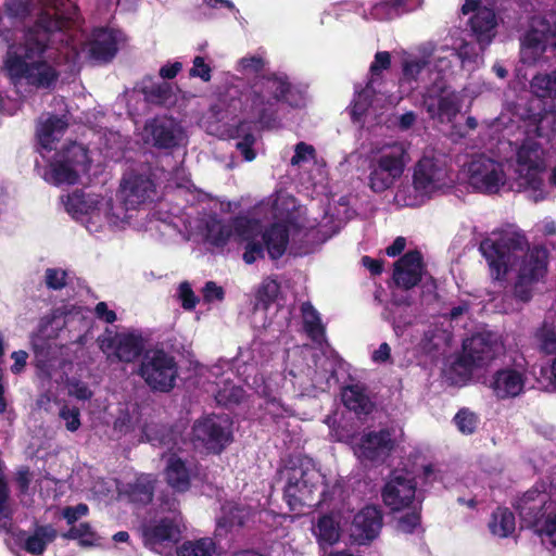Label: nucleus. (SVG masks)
Instances as JSON below:
<instances>
[{
	"label": "nucleus",
	"instance_id": "f257e3e1",
	"mask_svg": "<svg viewBox=\"0 0 556 556\" xmlns=\"http://www.w3.org/2000/svg\"><path fill=\"white\" fill-rule=\"evenodd\" d=\"M479 251L495 281H504L509 269L522 258L514 286L515 296L522 302L531 300L532 283L538 282L547 271L548 251L544 247L529 249L527 238L520 233H504L496 239L485 238L480 242Z\"/></svg>",
	"mask_w": 556,
	"mask_h": 556
},
{
	"label": "nucleus",
	"instance_id": "f03ea898",
	"mask_svg": "<svg viewBox=\"0 0 556 556\" xmlns=\"http://www.w3.org/2000/svg\"><path fill=\"white\" fill-rule=\"evenodd\" d=\"M61 28V22L42 15L29 28L23 42H12L3 58V72L14 83H25L36 89H53L59 80L56 67L43 59L50 34Z\"/></svg>",
	"mask_w": 556,
	"mask_h": 556
},
{
	"label": "nucleus",
	"instance_id": "7ed1b4c3",
	"mask_svg": "<svg viewBox=\"0 0 556 556\" xmlns=\"http://www.w3.org/2000/svg\"><path fill=\"white\" fill-rule=\"evenodd\" d=\"M289 214L286 219L274 222L267 227L258 219L260 232L253 239H247L242 258L245 264H253L260 258L265 257V252L273 261L281 258L287 250L290 241L303 249L313 238L315 229L320 223L317 218L314 222H302L301 216L294 213L300 211H287Z\"/></svg>",
	"mask_w": 556,
	"mask_h": 556
},
{
	"label": "nucleus",
	"instance_id": "20e7f679",
	"mask_svg": "<svg viewBox=\"0 0 556 556\" xmlns=\"http://www.w3.org/2000/svg\"><path fill=\"white\" fill-rule=\"evenodd\" d=\"M291 87L287 76L271 74L258 77L240 91L237 99L231 98V113L236 112L237 102L241 114L262 127L269 128L277 119L278 103L287 100Z\"/></svg>",
	"mask_w": 556,
	"mask_h": 556
},
{
	"label": "nucleus",
	"instance_id": "39448f33",
	"mask_svg": "<svg viewBox=\"0 0 556 556\" xmlns=\"http://www.w3.org/2000/svg\"><path fill=\"white\" fill-rule=\"evenodd\" d=\"M331 498L325 476L311 458H300L298 465L288 469L283 500L291 511H301L304 506H319Z\"/></svg>",
	"mask_w": 556,
	"mask_h": 556
},
{
	"label": "nucleus",
	"instance_id": "423d86ee",
	"mask_svg": "<svg viewBox=\"0 0 556 556\" xmlns=\"http://www.w3.org/2000/svg\"><path fill=\"white\" fill-rule=\"evenodd\" d=\"M233 211H210L203 218L204 240L215 247L224 248L233 237L238 243H245L260 232L258 219L242 215L233 216Z\"/></svg>",
	"mask_w": 556,
	"mask_h": 556
},
{
	"label": "nucleus",
	"instance_id": "0eeeda50",
	"mask_svg": "<svg viewBox=\"0 0 556 556\" xmlns=\"http://www.w3.org/2000/svg\"><path fill=\"white\" fill-rule=\"evenodd\" d=\"M138 375L152 391L168 393L176 386L179 367L170 353L163 349H151L142 355Z\"/></svg>",
	"mask_w": 556,
	"mask_h": 556
},
{
	"label": "nucleus",
	"instance_id": "6e6552de",
	"mask_svg": "<svg viewBox=\"0 0 556 556\" xmlns=\"http://www.w3.org/2000/svg\"><path fill=\"white\" fill-rule=\"evenodd\" d=\"M89 149L78 142L65 144L54 155L50 163V176L54 185H74L81 174H87L91 167Z\"/></svg>",
	"mask_w": 556,
	"mask_h": 556
},
{
	"label": "nucleus",
	"instance_id": "1a4fd4ad",
	"mask_svg": "<svg viewBox=\"0 0 556 556\" xmlns=\"http://www.w3.org/2000/svg\"><path fill=\"white\" fill-rule=\"evenodd\" d=\"M232 422L228 415L211 414L192 426V440L207 453L220 454L232 442Z\"/></svg>",
	"mask_w": 556,
	"mask_h": 556
},
{
	"label": "nucleus",
	"instance_id": "9d476101",
	"mask_svg": "<svg viewBox=\"0 0 556 556\" xmlns=\"http://www.w3.org/2000/svg\"><path fill=\"white\" fill-rule=\"evenodd\" d=\"M393 432L388 428L364 431L352 442V450L363 465L379 466L395 450Z\"/></svg>",
	"mask_w": 556,
	"mask_h": 556
},
{
	"label": "nucleus",
	"instance_id": "9b49d317",
	"mask_svg": "<svg viewBox=\"0 0 556 556\" xmlns=\"http://www.w3.org/2000/svg\"><path fill=\"white\" fill-rule=\"evenodd\" d=\"M99 349L108 356L122 363H134L144 354V340L134 331H114L105 328L97 339Z\"/></svg>",
	"mask_w": 556,
	"mask_h": 556
},
{
	"label": "nucleus",
	"instance_id": "f8f14e48",
	"mask_svg": "<svg viewBox=\"0 0 556 556\" xmlns=\"http://www.w3.org/2000/svg\"><path fill=\"white\" fill-rule=\"evenodd\" d=\"M468 182L481 193H497L506 184L503 163L485 154L477 155L468 165Z\"/></svg>",
	"mask_w": 556,
	"mask_h": 556
},
{
	"label": "nucleus",
	"instance_id": "ddd939ff",
	"mask_svg": "<svg viewBox=\"0 0 556 556\" xmlns=\"http://www.w3.org/2000/svg\"><path fill=\"white\" fill-rule=\"evenodd\" d=\"M417 482L406 470H392L381 490L383 504L392 511L410 508L416 498Z\"/></svg>",
	"mask_w": 556,
	"mask_h": 556
},
{
	"label": "nucleus",
	"instance_id": "4468645a",
	"mask_svg": "<svg viewBox=\"0 0 556 556\" xmlns=\"http://www.w3.org/2000/svg\"><path fill=\"white\" fill-rule=\"evenodd\" d=\"M500 351L497 336L493 332H477L463 342L458 364L467 369L479 368L492 362Z\"/></svg>",
	"mask_w": 556,
	"mask_h": 556
},
{
	"label": "nucleus",
	"instance_id": "2eb2a0df",
	"mask_svg": "<svg viewBox=\"0 0 556 556\" xmlns=\"http://www.w3.org/2000/svg\"><path fill=\"white\" fill-rule=\"evenodd\" d=\"M123 208H138L157 198L156 186L147 175L131 172L123 176L117 190Z\"/></svg>",
	"mask_w": 556,
	"mask_h": 556
},
{
	"label": "nucleus",
	"instance_id": "dca6fc26",
	"mask_svg": "<svg viewBox=\"0 0 556 556\" xmlns=\"http://www.w3.org/2000/svg\"><path fill=\"white\" fill-rule=\"evenodd\" d=\"M451 182L452 179L444 161L424 156L417 162L413 175V185L417 191L431 194L450 187Z\"/></svg>",
	"mask_w": 556,
	"mask_h": 556
},
{
	"label": "nucleus",
	"instance_id": "f3484780",
	"mask_svg": "<svg viewBox=\"0 0 556 556\" xmlns=\"http://www.w3.org/2000/svg\"><path fill=\"white\" fill-rule=\"evenodd\" d=\"M519 174L533 191L542 192L544 186L541 174L545 169L544 149L533 138H526L517 151Z\"/></svg>",
	"mask_w": 556,
	"mask_h": 556
},
{
	"label": "nucleus",
	"instance_id": "a211bd4d",
	"mask_svg": "<svg viewBox=\"0 0 556 556\" xmlns=\"http://www.w3.org/2000/svg\"><path fill=\"white\" fill-rule=\"evenodd\" d=\"M182 516L173 515L143 527L142 538L144 546L161 553V549L178 543L181 539Z\"/></svg>",
	"mask_w": 556,
	"mask_h": 556
},
{
	"label": "nucleus",
	"instance_id": "6ab92c4d",
	"mask_svg": "<svg viewBox=\"0 0 556 556\" xmlns=\"http://www.w3.org/2000/svg\"><path fill=\"white\" fill-rule=\"evenodd\" d=\"M552 506L553 502L547 492L532 488L518 498L515 508L519 514L522 525L536 532L547 516H549L547 511L552 509Z\"/></svg>",
	"mask_w": 556,
	"mask_h": 556
},
{
	"label": "nucleus",
	"instance_id": "aec40b11",
	"mask_svg": "<svg viewBox=\"0 0 556 556\" xmlns=\"http://www.w3.org/2000/svg\"><path fill=\"white\" fill-rule=\"evenodd\" d=\"M426 271L422 253L417 249L409 250L394 262L392 279L397 288L408 291L421 282Z\"/></svg>",
	"mask_w": 556,
	"mask_h": 556
},
{
	"label": "nucleus",
	"instance_id": "412c9836",
	"mask_svg": "<svg viewBox=\"0 0 556 556\" xmlns=\"http://www.w3.org/2000/svg\"><path fill=\"white\" fill-rule=\"evenodd\" d=\"M424 106L431 118L452 122L459 113V103L454 92H447L444 83H435L424 94Z\"/></svg>",
	"mask_w": 556,
	"mask_h": 556
},
{
	"label": "nucleus",
	"instance_id": "4be33fe9",
	"mask_svg": "<svg viewBox=\"0 0 556 556\" xmlns=\"http://www.w3.org/2000/svg\"><path fill=\"white\" fill-rule=\"evenodd\" d=\"M144 140L160 150H170L179 144L181 129L175 118L159 115L146 122Z\"/></svg>",
	"mask_w": 556,
	"mask_h": 556
},
{
	"label": "nucleus",
	"instance_id": "5701e85b",
	"mask_svg": "<svg viewBox=\"0 0 556 556\" xmlns=\"http://www.w3.org/2000/svg\"><path fill=\"white\" fill-rule=\"evenodd\" d=\"M122 31L111 27H96L89 40V58L98 64H108L114 60L122 40Z\"/></svg>",
	"mask_w": 556,
	"mask_h": 556
},
{
	"label": "nucleus",
	"instance_id": "b1692460",
	"mask_svg": "<svg viewBox=\"0 0 556 556\" xmlns=\"http://www.w3.org/2000/svg\"><path fill=\"white\" fill-rule=\"evenodd\" d=\"M381 528V510L374 505H367L354 516L351 536L357 544L365 545L378 536Z\"/></svg>",
	"mask_w": 556,
	"mask_h": 556
},
{
	"label": "nucleus",
	"instance_id": "393cba45",
	"mask_svg": "<svg viewBox=\"0 0 556 556\" xmlns=\"http://www.w3.org/2000/svg\"><path fill=\"white\" fill-rule=\"evenodd\" d=\"M409 161L408 150L404 142H393L382 149L380 155L374 161L383 170L389 172L396 179L401 178Z\"/></svg>",
	"mask_w": 556,
	"mask_h": 556
},
{
	"label": "nucleus",
	"instance_id": "a878e982",
	"mask_svg": "<svg viewBox=\"0 0 556 556\" xmlns=\"http://www.w3.org/2000/svg\"><path fill=\"white\" fill-rule=\"evenodd\" d=\"M469 23L481 48L483 49L489 46L496 34L497 21L495 12L486 7L478 8L470 17Z\"/></svg>",
	"mask_w": 556,
	"mask_h": 556
},
{
	"label": "nucleus",
	"instance_id": "bb28decb",
	"mask_svg": "<svg viewBox=\"0 0 556 556\" xmlns=\"http://www.w3.org/2000/svg\"><path fill=\"white\" fill-rule=\"evenodd\" d=\"M523 387V376L516 369H500L493 376L492 389L494 394L501 400L519 395Z\"/></svg>",
	"mask_w": 556,
	"mask_h": 556
},
{
	"label": "nucleus",
	"instance_id": "cd10ccee",
	"mask_svg": "<svg viewBox=\"0 0 556 556\" xmlns=\"http://www.w3.org/2000/svg\"><path fill=\"white\" fill-rule=\"evenodd\" d=\"M71 218L80 223L90 232H99L103 227V219L114 222V218H121L122 225L129 224L126 220L128 211H66Z\"/></svg>",
	"mask_w": 556,
	"mask_h": 556
},
{
	"label": "nucleus",
	"instance_id": "c85d7f7f",
	"mask_svg": "<svg viewBox=\"0 0 556 556\" xmlns=\"http://www.w3.org/2000/svg\"><path fill=\"white\" fill-rule=\"evenodd\" d=\"M542 29L531 28L522 40L525 50H531L532 53L540 55L546 50L549 42L556 50V18L549 24L545 18L541 22Z\"/></svg>",
	"mask_w": 556,
	"mask_h": 556
},
{
	"label": "nucleus",
	"instance_id": "c756f323",
	"mask_svg": "<svg viewBox=\"0 0 556 556\" xmlns=\"http://www.w3.org/2000/svg\"><path fill=\"white\" fill-rule=\"evenodd\" d=\"M341 400L349 410L357 415H369L374 408V404L367 394V387L361 382L343 387Z\"/></svg>",
	"mask_w": 556,
	"mask_h": 556
},
{
	"label": "nucleus",
	"instance_id": "7c9ffc66",
	"mask_svg": "<svg viewBox=\"0 0 556 556\" xmlns=\"http://www.w3.org/2000/svg\"><path fill=\"white\" fill-rule=\"evenodd\" d=\"M164 476L167 484L177 493H186L191 488L190 469L176 454L168 457Z\"/></svg>",
	"mask_w": 556,
	"mask_h": 556
},
{
	"label": "nucleus",
	"instance_id": "2f4dec72",
	"mask_svg": "<svg viewBox=\"0 0 556 556\" xmlns=\"http://www.w3.org/2000/svg\"><path fill=\"white\" fill-rule=\"evenodd\" d=\"M14 510L10 505V488L4 472V466L0 464V532L13 533Z\"/></svg>",
	"mask_w": 556,
	"mask_h": 556
},
{
	"label": "nucleus",
	"instance_id": "473e14b6",
	"mask_svg": "<svg viewBox=\"0 0 556 556\" xmlns=\"http://www.w3.org/2000/svg\"><path fill=\"white\" fill-rule=\"evenodd\" d=\"M155 480L150 475H141L127 484L126 494L132 503L148 505L152 502Z\"/></svg>",
	"mask_w": 556,
	"mask_h": 556
},
{
	"label": "nucleus",
	"instance_id": "72a5a7b5",
	"mask_svg": "<svg viewBox=\"0 0 556 556\" xmlns=\"http://www.w3.org/2000/svg\"><path fill=\"white\" fill-rule=\"evenodd\" d=\"M56 536L58 532L52 526H37L34 533L25 540L23 548L31 555H41Z\"/></svg>",
	"mask_w": 556,
	"mask_h": 556
},
{
	"label": "nucleus",
	"instance_id": "f704fd0d",
	"mask_svg": "<svg viewBox=\"0 0 556 556\" xmlns=\"http://www.w3.org/2000/svg\"><path fill=\"white\" fill-rule=\"evenodd\" d=\"M303 329L314 342H320L326 334V328L321 323L318 311L309 301L302 303Z\"/></svg>",
	"mask_w": 556,
	"mask_h": 556
},
{
	"label": "nucleus",
	"instance_id": "c9c22d12",
	"mask_svg": "<svg viewBox=\"0 0 556 556\" xmlns=\"http://www.w3.org/2000/svg\"><path fill=\"white\" fill-rule=\"evenodd\" d=\"M314 533L319 544L333 545L340 540V523L334 516L325 514L318 518Z\"/></svg>",
	"mask_w": 556,
	"mask_h": 556
},
{
	"label": "nucleus",
	"instance_id": "e433bc0d",
	"mask_svg": "<svg viewBox=\"0 0 556 556\" xmlns=\"http://www.w3.org/2000/svg\"><path fill=\"white\" fill-rule=\"evenodd\" d=\"M490 531L500 538H507L515 532V515L506 507L496 508L489 522Z\"/></svg>",
	"mask_w": 556,
	"mask_h": 556
},
{
	"label": "nucleus",
	"instance_id": "4c0bfd02",
	"mask_svg": "<svg viewBox=\"0 0 556 556\" xmlns=\"http://www.w3.org/2000/svg\"><path fill=\"white\" fill-rule=\"evenodd\" d=\"M67 128V122L63 117L56 115L50 116L42 123L38 138L41 147L47 150H52V143L58 140V136L63 135Z\"/></svg>",
	"mask_w": 556,
	"mask_h": 556
},
{
	"label": "nucleus",
	"instance_id": "58836bf2",
	"mask_svg": "<svg viewBox=\"0 0 556 556\" xmlns=\"http://www.w3.org/2000/svg\"><path fill=\"white\" fill-rule=\"evenodd\" d=\"M414 9V0H387L375 5L374 14L379 18L393 20Z\"/></svg>",
	"mask_w": 556,
	"mask_h": 556
},
{
	"label": "nucleus",
	"instance_id": "ea45409f",
	"mask_svg": "<svg viewBox=\"0 0 556 556\" xmlns=\"http://www.w3.org/2000/svg\"><path fill=\"white\" fill-rule=\"evenodd\" d=\"M535 137L544 140L545 144H553L556 142V112L545 111L539 115L535 125Z\"/></svg>",
	"mask_w": 556,
	"mask_h": 556
},
{
	"label": "nucleus",
	"instance_id": "a19ab883",
	"mask_svg": "<svg viewBox=\"0 0 556 556\" xmlns=\"http://www.w3.org/2000/svg\"><path fill=\"white\" fill-rule=\"evenodd\" d=\"M252 208H301L298 200L287 190L278 189Z\"/></svg>",
	"mask_w": 556,
	"mask_h": 556
},
{
	"label": "nucleus",
	"instance_id": "79ce46f5",
	"mask_svg": "<svg viewBox=\"0 0 556 556\" xmlns=\"http://www.w3.org/2000/svg\"><path fill=\"white\" fill-rule=\"evenodd\" d=\"M530 88L538 98L556 99V70L549 74H538L530 81Z\"/></svg>",
	"mask_w": 556,
	"mask_h": 556
},
{
	"label": "nucleus",
	"instance_id": "37998d69",
	"mask_svg": "<svg viewBox=\"0 0 556 556\" xmlns=\"http://www.w3.org/2000/svg\"><path fill=\"white\" fill-rule=\"evenodd\" d=\"M248 517L249 513L244 507L229 505L223 508V516L218 519L217 525L227 530L241 528L245 525Z\"/></svg>",
	"mask_w": 556,
	"mask_h": 556
},
{
	"label": "nucleus",
	"instance_id": "c03bdc74",
	"mask_svg": "<svg viewBox=\"0 0 556 556\" xmlns=\"http://www.w3.org/2000/svg\"><path fill=\"white\" fill-rule=\"evenodd\" d=\"M61 536L65 540H76L81 546H92L97 543L98 536L89 522H80L71 527Z\"/></svg>",
	"mask_w": 556,
	"mask_h": 556
},
{
	"label": "nucleus",
	"instance_id": "a18cd8bd",
	"mask_svg": "<svg viewBox=\"0 0 556 556\" xmlns=\"http://www.w3.org/2000/svg\"><path fill=\"white\" fill-rule=\"evenodd\" d=\"M376 93V87H371L370 85H365L364 88L356 92L351 109L353 119L357 121L367 113Z\"/></svg>",
	"mask_w": 556,
	"mask_h": 556
},
{
	"label": "nucleus",
	"instance_id": "49530a36",
	"mask_svg": "<svg viewBox=\"0 0 556 556\" xmlns=\"http://www.w3.org/2000/svg\"><path fill=\"white\" fill-rule=\"evenodd\" d=\"M142 93L149 103L164 105L172 101L173 88L170 84L163 81L143 87Z\"/></svg>",
	"mask_w": 556,
	"mask_h": 556
},
{
	"label": "nucleus",
	"instance_id": "de8ad7c7",
	"mask_svg": "<svg viewBox=\"0 0 556 556\" xmlns=\"http://www.w3.org/2000/svg\"><path fill=\"white\" fill-rule=\"evenodd\" d=\"M214 543L210 539L186 541L177 548V556H213Z\"/></svg>",
	"mask_w": 556,
	"mask_h": 556
},
{
	"label": "nucleus",
	"instance_id": "09e8293b",
	"mask_svg": "<svg viewBox=\"0 0 556 556\" xmlns=\"http://www.w3.org/2000/svg\"><path fill=\"white\" fill-rule=\"evenodd\" d=\"M391 67V54L388 51H378L369 66V79L366 85L375 87L382 83V72Z\"/></svg>",
	"mask_w": 556,
	"mask_h": 556
},
{
	"label": "nucleus",
	"instance_id": "8fccbe9b",
	"mask_svg": "<svg viewBox=\"0 0 556 556\" xmlns=\"http://www.w3.org/2000/svg\"><path fill=\"white\" fill-rule=\"evenodd\" d=\"M371 170L369 174V187L375 192H383L389 189L396 180L393 175H389V172L383 170L381 166L371 163Z\"/></svg>",
	"mask_w": 556,
	"mask_h": 556
},
{
	"label": "nucleus",
	"instance_id": "3c124183",
	"mask_svg": "<svg viewBox=\"0 0 556 556\" xmlns=\"http://www.w3.org/2000/svg\"><path fill=\"white\" fill-rule=\"evenodd\" d=\"M65 208H96L97 201L91 200L90 194L84 189L77 188L71 193L61 197Z\"/></svg>",
	"mask_w": 556,
	"mask_h": 556
},
{
	"label": "nucleus",
	"instance_id": "603ef678",
	"mask_svg": "<svg viewBox=\"0 0 556 556\" xmlns=\"http://www.w3.org/2000/svg\"><path fill=\"white\" fill-rule=\"evenodd\" d=\"M453 420L458 431L466 435L472 434L479 422L478 416L466 407L460 408Z\"/></svg>",
	"mask_w": 556,
	"mask_h": 556
},
{
	"label": "nucleus",
	"instance_id": "864d4df0",
	"mask_svg": "<svg viewBox=\"0 0 556 556\" xmlns=\"http://www.w3.org/2000/svg\"><path fill=\"white\" fill-rule=\"evenodd\" d=\"M540 350L545 355H553L551 361L552 381L556 388V330L551 329L543 333Z\"/></svg>",
	"mask_w": 556,
	"mask_h": 556
},
{
	"label": "nucleus",
	"instance_id": "5fc2aeb1",
	"mask_svg": "<svg viewBox=\"0 0 556 556\" xmlns=\"http://www.w3.org/2000/svg\"><path fill=\"white\" fill-rule=\"evenodd\" d=\"M420 510H421V504H419L418 508L416 506H414L412 510H409L406 514H404L403 516H401L397 519V523H396L397 530L403 533H406V534L414 533L415 530L417 529V527H419L420 522H421Z\"/></svg>",
	"mask_w": 556,
	"mask_h": 556
},
{
	"label": "nucleus",
	"instance_id": "6e6d98bb",
	"mask_svg": "<svg viewBox=\"0 0 556 556\" xmlns=\"http://www.w3.org/2000/svg\"><path fill=\"white\" fill-rule=\"evenodd\" d=\"M33 0H5L4 11L5 14L11 18L24 20L31 11Z\"/></svg>",
	"mask_w": 556,
	"mask_h": 556
},
{
	"label": "nucleus",
	"instance_id": "4d7b16f0",
	"mask_svg": "<svg viewBox=\"0 0 556 556\" xmlns=\"http://www.w3.org/2000/svg\"><path fill=\"white\" fill-rule=\"evenodd\" d=\"M59 417L65 422V428L70 432H76L80 426V410L76 406L62 405Z\"/></svg>",
	"mask_w": 556,
	"mask_h": 556
},
{
	"label": "nucleus",
	"instance_id": "13d9d810",
	"mask_svg": "<svg viewBox=\"0 0 556 556\" xmlns=\"http://www.w3.org/2000/svg\"><path fill=\"white\" fill-rule=\"evenodd\" d=\"M67 271L61 268H47L45 283L48 289L61 290L66 286Z\"/></svg>",
	"mask_w": 556,
	"mask_h": 556
},
{
	"label": "nucleus",
	"instance_id": "bf43d9fd",
	"mask_svg": "<svg viewBox=\"0 0 556 556\" xmlns=\"http://www.w3.org/2000/svg\"><path fill=\"white\" fill-rule=\"evenodd\" d=\"M315 157V148L312 144H308L304 141H300L294 147V154L291 157L290 164L292 166H299L302 163L307 162L308 160H314Z\"/></svg>",
	"mask_w": 556,
	"mask_h": 556
},
{
	"label": "nucleus",
	"instance_id": "052dcab7",
	"mask_svg": "<svg viewBox=\"0 0 556 556\" xmlns=\"http://www.w3.org/2000/svg\"><path fill=\"white\" fill-rule=\"evenodd\" d=\"M279 293V285L275 281L263 282L257 291V300L263 303L265 307H268L274 303Z\"/></svg>",
	"mask_w": 556,
	"mask_h": 556
},
{
	"label": "nucleus",
	"instance_id": "680f3d73",
	"mask_svg": "<svg viewBox=\"0 0 556 556\" xmlns=\"http://www.w3.org/2000/svg\"><path fill=\"white\" fill-rule=\"evenodd\" d=\"M255 141L256 138L254 135V130H252L245 134L244 137L239 139L238 142L236 143L237 150L240 151L244 160L248 162H251L256 157V153L253 149Z\"/></svg>",
	"mask_w": 556,
	"mask_h": 556
},
{
	"label": "nucleus",
	"instance_id": "e2e57ef3",
	"mask_svg": "<svg viewBox=\"0 0 556 556\" xmlns=\"http://www.w3.org/2000/svg\"><path fill=\"white\" fill-rule=\"evenodd\" d=\"M89 513V507L87 504L79 503L76 506H66L62 510V516L66 520L68 525L72 527L75 526L76 521L87 516Z\"/></svg>",
	"mask_w": 556,
	"mask_h": 556
},
{
	"label": "nucleus",
	"instance_id": "0e129e2a",
	"mask_svg": "<svg viewBox=\"0 0 556 556\" xmlns=\"http://www.w3.org/2000/svg\"><path fill=\"white\" fill-rule=\"evenodd\" d=\"M212 68L205 63L204 58L197 55L193 59V66L190 68L189 75L191 77H199L203 81H210L212 78Z\"/></svg>",
	"mask_w": 556,
	"mask_h": 556
},
{
	"label": "nucleus",
	"instance_id": "69168bd1",
	"mask_svg": "<svg viewBox=\"0 0 556 556\" xmlns=\"http://www.w3.org/2000/svg\"><path fill=\"white\" fill-rule=\"evenodd\" d=\"M203 300L206 303H212L214 301L222 302L225 299V290L223 287L218 286L215 281H207L203 287Z\"/></svg>",
	"mask_w": 556,
	"mask_h": 556
},
{
	"label": "nucleus",
	"instance_id": "338daca9",
	"mask_svg": "<svg viewBox=\"0 0 556 556\" xmlns=\"http://www.w3.org/2000/svg\"><path fill=\"white\" fill-rule=\"evenodd\" d=\"M179 298L181 300V306L187 311L193 309L199 302L191 286L186 281L179 285Z\"/></svg>",
	"mask_w": 556,
	"mask_h": 556
},
{
	"label": "nucleus",
	"instance_id": "774afa93",
	"mask_svg": "<svg viewBox=\"0 0 556 556\" xmlns=\"http://www.w3.org/2000/svg\"><path fill=\"white\" fill-rule=\"evenodd\" d=\"M536 532L539 535L547 538L551 544L556 546V514L547 516Z\"/></svg>",
	"mask_w": 556,
	"mask_h": 556
}]
</instances>
